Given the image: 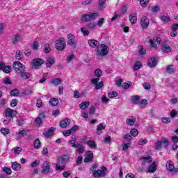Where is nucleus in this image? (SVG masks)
Returning a JSON list of instances; mask_svg holds the SVG:
<instances>
[{"label":"nucleus","mask_w":178,"mask_h":178,"mask_svg":"<svg viewBox=\"0 0 178 178\" xmlns=\"http://www.w3.org/2000/svg\"><path fill=\"white\" fill-rule=\"evenodd\" d=\"M13 69L17 74H19L22 80H29L31 74L26 70V66L20 61H15L13 63Z\"/></svg>","instance_id":"f257e3e1"},{"label":"nucleus","mask_w":178,"mask_h":178,"mask_svg":"<svg viewBox=\"0 0 178 178\" xmlns=\"http://www.w3.org/2000/svg\"><path fill=\"white\" fill-rule=\"evenodd\" d=\"M90 170L95 178L105 177L106 176L107 169L105 166L102 167V169L99 170L98 169V165L95 164L91 167Z\"/></svg>","instance_id":"f03ea898"},{"label":"nucleus","mask_w":178,"mask_h":178,"mask_svg":"<svg viewBox=\"0 0 178 178\" xmlns=\"http://www.w3.org/2000/svg\"><path fill=\"white\" fill-rule=\"evenodd\" d=\"M67 161H69V156L67 155H63L59 157L56 165V170H63V169H65V165H66Z\"/></svg>","instance_id":"7ed1b4c3"},{"label":"nucleus","mask_w":178,"mask_h":178,"mask_svg":"<svg viewBox=\"0 0 178 178\" xmlns=\"http://www.w3.org/2000/svg\"><path fill=\"white\" fill-rule=\"evenodd\" d=\"M108 52H109V47L105 44L99 45L96 51V54L98 56H106Z\"/></svg>","instance_id":"20e7f679"},{"label":"nucleus","mask_w":178,"mask_h":178,"mask_svg":"<svg viewBox=\"0 0 178 178\" xmlns=\"http://www.w3.org/2000/svg\"><path fill=\"white\" fill-rule=\"evenodd\" d=\"M97 17H99L98 13H90L82 15L81 19L83 22H92L96 20Z\"/></svg>","instance_id":"39448f33"},{"label":"nucleus","mask_w":178,"mask_h":178,"mask_svg":"<svg viewBox=\"0 0 178 178\" xmlns=\"http://www.w3.org/2000/svg\"><path fill=\"white\" fill-rule=\"evenodd\" d=\"M17 112L15 110L8 108L4 111V115L8 120H4V123L6 124L9 122V120H12Z\"/></svg>","instance_id":"423d86ee"},{"label":"nucleus","mask_w":178,"mask_h":178,"mask_svg":"<svg viewBox=\"0 0 178 178\" xmlns=\"http://www.w3.org/2000/svg\"><path fill=\"white\" fill-rule=\"evenodd\" d=\"M66 47V42L63 38H60L56 41L55 48L57 51H63Z\"/></svg>","instance_id":"0eeeda50"},{"label":"nucleus","mask_w":178,"mask_h":178,"mask_svg":"<svg viewBox=\"0 0 178 178\" xmlns=\"http://www.w3.org/2000/svg\"><path fill=\"white\" fill-rule=\"evenodd\" d=\"M51 170V164L49 161H44L42 165V175H49Z\"/></svg>","instance_id":"6e6552de"},{"label":"nucleus","mask_w":178,"mask_h":178,"mask_svg":"<svg viewBox=\"0 0 178 178\" xmlns=\"http://www.w3.org/2000/svg\"><path fill=\"white\" fill-rule=\"evenodd\" d=\"M67 44L68 45H70V47H73L74 48H76V44H77V42L76 41V38L74 35L72 33L67 35Z\"/></svg>","instance_id":"1a4fd4ad"},{"label":"nucleus","mask_w":178,"mask_h":178,"mask_svg":"<svg viewBox=\"0 0 178 178\" xmlns=\"http://www.w3.org/2000/svg\"><path fill=\"white\" fill-rule=\"evenodd\" d=\"M140 26L143 29H148L149 26V19H148L147 16H143L140 19Z\"/></svg>","instance_id":"9d476101"},{"label":"nucleus","mask_w":178,"mask_h":178,"mask_svg":"<svg viewBox=\"0 0 178 178\" xmlns=\"http://www.w3.org/2000/svg\"><path fill=\"white\" fill-rule=\"evenodd\" d=\"M161 41H162L161 37H154L153 40H150V47H152V48L156 49L158 47V44H156L155 42H157V44H161Z\"/></svg>","instance_id":"9b49d317"},{"label":"nucleus","mask_w":178,"mask_h":178,"mask_svg":"<svg viewBox=\"0 0 178 178\" xmlns=\"http://www.w3.org/2000/svg\"><path fill=\"white\" fill-rule=\"evenodd\" d=\"M140 161L142 166H145V165H149L152 162V157L149 156L147 157H140Z\"/></svg>","instance_id":"f8f14e48"},{"label":"nucleus","mask_w":178,"mask_h":178,"mask_svg":"<svg viewBox=\"0 0 178 178\" xmlns=\"http://www.w3.org/2000/svg\"><path fill=\"white\" fill-rule=\"evenodd\" d=\"M44 62V60L41 58L33 59V63L32 65L33 69H38L41 65H43Z\"/></svg>","instance_id":"ddd939ff"},{"label":"nucleus","mask_w":178,"mask_h":178,"mask_svg":"<svg viewBox=\"0 0 178 178\" xmlns=\"http://www.w3.org/2000/svg\"><path fill=\"white\" fill-rule=\"evenodd\" d=\"M45 118V114L44 113H40L37 118L35 119V123L39 127L42 126V120Z\"/></svg>","instance_id":"4468645a"},{"label":"nucleus","mask_w":178,"mask_h":178,"mask_svg":"<svg viewBox=\"0 0 178 178\" xmlns=\"http://www.w3.org/2000/svg\"><path fill=\"white\" fill-rule=\"evenodd\" d=\"M157 63H158V58L155 57H152L148 60L147 65L149 67H155Z\"/></svg>","instance_id":"2eb2a0df"},{"label":"nucleus","mask_w":178,"mask_h":178,"mask_svg":"<svg viewBox=\"0 0 178 178\" xmlns=\"http://www.w3.org/2000/svg\"><path fill=\"white\" fill-rule=\"evenodd\" d=\"M12 67L10 65H5L3 63H0V70H2L4 73H10Z\"/></svg>","instance_id":"dca6fc26"},{"label":"nucleus","mask_w":178,"mask_h":178,"mask_svg":"<svg viewBox=\"0 0 178 178\" xmlns=\"http://www.w3.org/2000/svg\"><path fill=\"white\" fill-rule=\"evenodd\" d=\"M88 44L91 48H98L99 47V42L97 40L90 39L88 41Z\"/></svg>","instance_id":"f3484780"},{"label":"nucleus","mask_w":178,"mask_h":178,"mask_svg":"<svg viewBox=\"0 0 178 178\" xmlns=\"http://www.w3.org/2000/svg\"><path fill=\"white\" fill-rule=\"evenodd\" d=\"M26 133H29V129H23L19 132L16 133V140H20V138H23V137H24V135L26 134Z\"/></svg>","instance_id":"a211bd4d"},{"label":"nucleus","mask_w":178,"mask_h":178,"mask_svg":"<svg viewBox=\"0 0 178 178\" xmlns=\"http://www.w3.org/2000/svg\"><path fill=\"white\" fill-rule=\"evenodd\" d=\"M86 144L89 148H91L92 149H95V148H97V143L93 140H88L86 142Z\"/></svg>","instance_id":"6ab92c4d"},{"label":"nucleus","mask_w":178,"mask_h":178,"mask_svg":"<svg viewBox=\"0 0 178 178\" xmlns=\"http://www.w3.org/2000/svg\"><path fill=\"white\" fill-rule=\"evenodd\" d=\"M156 170V163L153 162L149 167L147 168V172L149 173H154Z\"/></svg>","instance_id":"aec40b11"},{"label":"nucleus","mask_w":178,"mask_h":178,"mask_svg":"<svg viewBox=\"0 0 178 178\" xmlns=\"http://www.w3.org/2000/svg\"><path fill=\"white\" fill-rule=\"evenodd\" d=\"M54 131H55V128L54 127H50L47 131H46L44 135L45 136V137H47V138H49V137H52L53 134H54Z\"/></svg>","instance_id":"412c9836"},{"label":"nucleus","mask_w":178,"mask_h":178,"mask_svg":"<svg viewBox=\"0 0 178 178\" xmlns=\"http://www.w3.org/2000/svg\"><path fill=\"white\" fill-rule=\"evenodd\" d=\"M126 122L128 126H134L136 123V118L130 116L127 119Z\"/></svg>","instance_id":"4be33fe9"},{"label":"nucleus","mask_w":178,"mask_h":178,"mask_svg":"<svg viewBox=\"0 0 178 178\" xmlns=\"http://www.w3.org/2000/svg\"><path fill=\"white\" fill-rule=\"evenodd\" d=\"M11 168L13 170H15V172H17L20 170L22 165L20 163H18L17 162H14L11 165Z\"/></svg>","instance_id":"5701e85b"},{"label":"nucleus","mask_w":178,"mask_h":178,"mask_svg":"<svg viewBox=\"0 0 178 178\" xmlns=\"http://www.w3.org/2000/svg\"><path fill=\"white\" fill-rule=\"evenodd\" d=\"M69 124H70V119L69 118H66L64 120H62L60 123V127H63V128L67 127Z\"/></svg>","instance_id":"b1692460"},{"label":"nucleus","mask_w":178,"mask_h":178,"mask_svg":"<svg viewBox=\"0 0 178 178\" xmlns=\"http://www.w3.org/2000/svg\"><path fill=\"white\" fill-rule=\"evenodd\" d=\"M129 21L131 24H136V23H137V14H131L129 16Z\"/></svg>","instance_id":"393cba45"},{"label":"nucleus","mask_w":178,"mask_h":178,"mask_svg":"<svg viewBox=\"0 0 178 178\" xmlns=\"http://www.w3.org/2000/svg\"><path fill=\"white\" fill-rule=\"evenodd\" d=\"M105 127H106V125H105V124L104 123H100L99 124V125L97 127V134H101V133H102V131H101V130H105Z\"/></svg>","instance_id":"a878e982"},{"label":"nucleus","mask_w":178,"mask_h":178,"mask_svg":"<svg viewBox=\"0 0 178 178\" xmlns=\"http://www.w3.org/2000/svg\"><path fill=\"white\" fill-rule=\"evenodd\" d=\"M21 39H22V35L19 33L14 35L13 44L16 45V44H17V42H19V41H20Z\"/></svg>","instance_id":"bb28decb"},{"label":"nucleus","mask_w":178,"mask_h":178,"mask_svg":"<svg viewBox=\"0 0 178 178\" xmlns=\"http://www.w3.org/2000/svg\"><path fill=\"white\" fill-rule=\"evenodd\" d=\"M166 168L168 172H172V170H175V165H173V163L172 161L167 162Z\"/></svg>","instance_id":"cd10ccee"},{"label":"nucleus","mask_w":178,"mask_h":178,"mask_svg":"<svg viewBox=\"0 0 178 178\" xmlns=\"http://www.w3.org/2000/svg\"><path fill=\"white\" fill-rule=\"evenodd\" d=\"M54 63H55V59L54 58H49L47 59L46 66L47 67H51Z\"/></svg>","instance_id":"c85d7f7f"},{"label":"nucleus","mask_w":178,"mask_h":178,"mask_svg":"<svg viewBox=\"0 0 178 178\" xmlns=\"http://www.w3.org/2000/svg\"><path fill=\"white\" fill-rule=\"evenodd\" d=\"M76 148H77L76 149L77 154H83V152L86 151V148H84L82 145H80L79 143H77L76 145Z\"/></svg>","instance_id":"c756f323"},{"label":"nucleus","mask_w":178,"mask_h":178,"mask_svg":"<svg viewBox=\"0 0 178 178\" xmlns=\"http://www.w3.org/2000/svg\"><path fill=\"white\" fill-rule=\"evenodd\" d=\"M33 91H34V87L33 86H28L24 92L26 94V95H30L31 94H33Z\"/></svg>","instance_id":"7c9ffc66"},{"label":"nucleus","mask_w":178,"mask_h":178,"mask_svg":"<svg viewBox=\"0 0 178 178\" xmlns=\"http://www.w3.org/2000/svg\"><path fill=\"white\" fill-rule=\"evenodd\" d=\"M59 104V100L56 98H51L49 100V104L51 105V106H56Z\"/></svg>","instance_id":"2f4dec72"},{"label":"nucleus","mask_w":178,"mask_h":178,"mask_svg":"<svg viewBox=\"0 0 178 178\" xmlns=\"http://www.w3.org/2000/svg\"><path fill=\"white\" fill-rule=\"evenodd\" d=\"M88 106H90V102H84L79 104V108L83 110L88 108Z\"/></svg>","instance_id":"473e14b6"},{"label":"nucleus","mask_w":178,"mask_h":178,"mask_svg":"<svg viewBox=\"0 0 178 178\" xmlns=\"http://www.w3.org/2000/svg\"><path fill=\"white\" fill-rule=\"evenodd\" d=\"M17 123L18 126H23L26 124V118L22 117L19 119L17 120Z\"/></svg>","instance_id":"72a5a7b5"},{"label":"nucleus","mask_w":178,"mask_h":178,"mask_svg":"<svg viewBox=\"0 0 178 178\" xmlns=\"http://www.w3.org/2000/svg\"><path fill=\"white\" fill-rule=\"evenodd\" d=\"M143 66V63L140 61H136L134 66V70H140Z\"/></svg>","instance_id":"f704fd0d"},{"label":"nucleus","mask_w":178,"mask_h":178,"mask_svg":"<svg viewBox=\"0 0 178 178\" xmlns=\"http://www.w3.org/2000/svg\"><path fill=\"white\" fill-rule=\"evenodd\" d=\"M131 101L132 104H135L136 105H137V104H138L140 101V96H138V95L133 96L131 99Z\"/></svg>","instance_id":"c9c22d12"},{"label":"nucleus","mask_w":178,"mask_h":178,"mask_svg":"<svg viewBox=\"0 0 178 178\" xmlns=\"http://www.w3.org/2000/svg\"><path fill=\"white\" fill-rule=\"evenodd\" d=\"M62 83V79L60 78H56L54 79L51 80V84H54V86H59Z\"/></svg>","instance_id":"e433bc0d"},{"label":"nucleus","mask_w":178,"mask_h":178,"mask_svg":"<svg viewBox=\"0 0 178 178\" xmlns=\"http://www.w3.org/2000/svg\"><path fill=\"white\" fill-rule=\"evenodd\" d=\"M161 50L163 51V52H170V51H172V49H170V47H169V45L163 44L161 47Z\"/></svg>","instance_id":"4c0bfd02"},{"label":"nucleus","mask_w":178,"mask_h":178,"mask_svg":"<svg viewBox=\"0 0 178 178\" xmlns=\"http://www.w3.org/2000/svg\"><path fill=\"white\" fill-rule=\"evenodd\" d=\"M33 147L35 148V149H38L41 147V142L40 141V139H36L33 142Z\"/></svg>","instance_id":"58836bf2"},{"label":"nucleus","mask_w":178,"mask_h":178,"mask_svg":"<svg viewBox=\"0 0 178 178\" xmlns=\"http://www.w3.org/2000/svg\"><path fill=\"white\" fill-rule=\"evenodd\" d=\"M138 49L139 55H145L147 50H145L143 45L139 46Z\"/></svg>","instance_id":"ea45409f"},{"label":"nucleus","mask_w":178,"mask_h":178,"mask_svg":"<svg viewBox=\"0 0 178 178\" xmlns=\"http://www.w3.org/2000/svg\"><path fill=\"white\" fill-rule=\"evenodd\" d=\"M22 58H23V53H22L19 50H17L16 51L15 59H17V60H20Z\"/></svg>","instance_id":"a19ab883"},{"label":"nucleus","mask_w":178,"mask_h":178,"mask_svg":"<svg viewBox=\"0 0 178 178\" xmlns=\"http://www.w3.org/2000/svg\"><path fill=\"white\" fill-rule=\"evenodd\" d=\"M108 98H116L118 97V92L111 91L108 93Z\"/></svg>","instance_id":"79ce46f5"},{"label":"nucleus","mask_w":178,"mask_h":178,"mask_svg":"<svg viewBox=\"0 0 178 178\" xmlns=\"http://www.w3.org/2000/svg\"><path fill=\"white\" fill-rule=\"evenodd\" d=\"M3 172L6 175H12V170L10 168L4 167L2 168Z\"/></svg>","instance_id":"37998d69"},{"label":"nucleus","mask_w":178,"mask_h":178,"mask_svg":"<svg viewBox=\"0 0 178 178\" xmlns=\"http://www.w3.org/2000/svg\"><path fill=\"white\" fill-rule=\"evenodd\" d=\"M166 72H167V73H169L170 74H171V73H173V72H175V67H173V65L167 66Z\"/></svg>","instance_id":"c03bdc74"},{"label":"nucleus","mask_w":178,"mask_h":178,"mask_svg":"<svg viewBox=\"0 0 178 178\" xmlns=\"http://www.w3.org/2000/svg\"><path fill=\"white\" fill-rule=\"evenodd\" d=\"M81 31L83 34L84 36H87L90 34V31L86 27L81 28Z\"/></svg>","instance_id":"a18cd8bd"},{"label":"nucleus","mask_w":178,"mask_h":178,"mask_svg":"<svg viewBox=\"0 0 178 178\" xmlns=\"http://www.w3.org/2000/svg\"><path fill=\"white\" fill-rule=\"evenodd\" d=\"M148 104V101H147L146 99H142L140 103H139V106L140 108H144V106H145V105H147Z\"/></svg>","instance_id":"49530a36"},{"label":"nucleus","mask_w":178,"mask_h":178,"mask_svg":"<svg viewBox=\"0 0 178 178\" xmlns=\"http://www.w3.org/2000/svg\"><path fill=\"white\" fill-rule=\"evenodd\" d=\"M130 134L133 137H137V136H138V131L136 129H132L130 131Z\"/></svg>","instance_id":"de8ad7c7"},{"label":"nucleus","mask_w":178,"mask_h":178,"mask_svg":"<svg viewBox=\"0 0 178 178\" xmlns=\"http://www.w3.org/2000/svg\"><path fill=\"white\" fill-rule=\"evenodd\" d=\"M160 19L161 20V22H170V17H169V16L168 15H163L160 17Z\"/></svg>","instance_id":"09e8293b"},{"label":"nucleus","mask_w":178,"mask_h":178,"mask_svg":"<svg viewBox=\"0 0 178 178\" xmlns=\"http://www.w3.org/2000/svg\"><path fill=\"white\" fill-rule=\"evenodd\" d=\"M1 133H2V134H3V136H8V134H9L10 133V131H9V129L2 128L1 129Z\"/></svg>","instance_id":"8fccbe9b"},{"label":"nucleus","mask_w":178,"mask_h":178,"mask_svg":"<svg viewBox=\"0 0 178 178\" xmlns=\"http://www.w3.org/2000/svg\"><path fill=\"white\" fill-rule=\"evenodd\" d=\"M105 2H106V0H99V6L100 9H105Z\"/></svg>","instance_id":"3c124183"},{"label":"nucleus","mask_w":178,"mask_h":178,"mask_svg":"<svg viewBox=\"0 0 178 178\" xmlns=\"http://www.w3.org/2000/svg\"><path fill=\"white\" fill-rule=\"evenodd\" d=\"M102 75V71L99 69H96L95 70V76L96 77H101V76Z\"/></svg>","instance_id":"603ef678"},{"label":"nucleus","mask_w":178,"mask_h":178,"mask_svg":"<svg viewBox=\"0 0 178 178\" xmlns=\"http://www.w3.org/2000/svg\"><path fill=\"white\" fill-rule=\"evenodd\" d=\"M148 2H149V0H140V3L141 6L143 8H147V5H148Z\"/></svg>","instance_id":"864d4df0"},{"label":"nucleus","mask_w":178,"mask_h":178,"mask_svg":"<svg viewBox=\"0 0 178 178\" xmlns=\"http://www.w3.org/2000/svg\"><path fill=\"white\" fill-rule=\"evenodd\" d=\"M51 51V47H49V44H44V52L45 54H49V52Z\"/></svg>","instance_id":"5fc2aeb1"},{"label":"nucleus","mask_w":178,"mask_h":178,"mask_svg":"<svg viewBox=\"0 0 178 178\" xmlns=\"http://www.w3.org/2000/svg\"><path fill=\"white\" fill-rule=\"evenodd\" d=\"M104 86V83L102 81L97 82V84L95 85V90H101Z\"/></svg>","instance_id":"6e6d98bb"},{"label":"nucleus","mask_w":178,"mask_h":178,"mask_svg":"<svg viewBox=\"0 0 178 178\" xmlns=\"http://www.w3.org/2000/svg\"><path fill=\"white\" fill-rule=\"evenodd\" d=\"M122 151H127L129 149V147H130V143H124L122 145Z\"/></svg>","instance_id":"4d7b16f0"},{"label":"nucleus","mask_w":178,"mask_h":178,"mask_svg":"<svg viewBox=\"0 0 178 178\" xmlns=\"http://www.w3.org/2000/svg\"><path fill=\"white\" fill-rule=\"evenodd\" d=\"M38 47H40V43L38 41H35L32 45V49L37 50L38 49Z\"/></svg>","instance_id":"13d9d810"},{"label":"nucleus","mask_w":178,"mask_h":178,"mask_svg":"<svg viewBox=\"0 0 178 178\" xmlns=\"http://www.w3.org/2000/svg\"><path fill=\"white\" fill-rule=\"evenodd\" d=\"M10 94V95H12V97H16V96L19 95V90L17 89H15L13 90H11Z\"/></svg>","instance_id":"bf43d9fd"},{"label":"nucleus","mask_w":178,"mask_h":178,"mask_svg":"<svg viewBox=\"0 0 178 178\" xmlns=\"http://www.w3.org/2000/svg\"><path fill=\"white\" fill-rule=\"evenodd\" d=\"M72 133H73L71 129H68V130H67V131H64L63 132V136H65V137H69V136H70V134H72Z\"/></svg>","instance_id":"052dcab7"},{"label":"nucleus","mask_w":178,"mask_h":178,"mask_svg":"<svg viewBox=\"0 0 178 178\" xmlns=\"http://www.w3.org/2000/svg\"><path fill=\"white\" fill-rule=\"evenodd\" d=\"M86 157L92 160V158H94V153H92V152H91V151H88L86 152Z\"/></svg>","instance_id":"680f3d73"},{"label":"nucleus","mask_w":178,"mask_h":178,"mask_svg":"<svg viewBox=\"0 0 178 178\" xmlns=\"http://www.w3.org/2000/svg\"><path fill=\"white\" fill-rule=\"evenodd\" d=\"M104 22H105V19L104 18H100L98 22H97V26L99 27H102V26L104 25Z\"/></svg>","instance_id":"e2e57ef3"},{"label":"nucleus","mask_w":178,"mask_h":178,"mask_svg":"<svg viewBox=\"0 0 178 178\" xmlns=\"http://www.w3.org/2000/svg\"><path fill=\"white\" fill-rule=\"evenodd\" d=\"M102 102H103V104H108V102H109V99H108V97H106V96L104 95L103 96H102Z\"/></svg>","instance_id":"0e129e2a"},{"label":"nucleus","mask_w":178,"mask_h":178,"mask_svg":"<svg viewBox=\"0 0 178 178\" xmlns=\"http://www.w3.org/2000/svg\"><path fill=\"white\" fill-rule=\"evenodd\" d=\"M20 152H22V147H16L14 148V153L17 154V155H19V154H20Z\"/></svg>","instance_id":"69168bd1"},{"label":"nucleus","mask_w":178,"mask_h":178,"mask_svg":"<svg viewBox=\"0 0 178 178\" xmlns=\"http://www.w3.org/2000/svg\"><path fill=\"white\" fill-rule=\"evenodd\" d=\"M161 148H162V142L158 140L156 143V149H161Z\"/></svg>","instance_id":"338daca9"},{"label":"nucleus","mask_w":178,"mask_h":178,"mask_svg":"<svg viewBox=\"0 0 178 178\" xmlns=\"http://www.w3.org/2000/svg\"><path fill=\"white\" fill-rule=\"evenodd\" d=\"M81 117L83 118V119H88V113L86 111H83Z\"/></svg>","instance_id":"774afa93"}]
</instances>
